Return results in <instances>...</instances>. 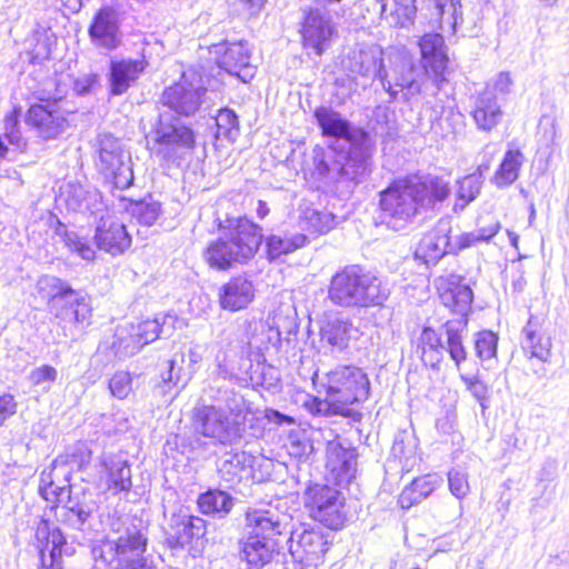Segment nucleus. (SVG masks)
Wrapping results in <instances>:
<instances>
[{
  "instance_id": "obj_46",
  "label": "nucleus",
  "mask_w": 569,
  "mask_h": 569,
  "mask_svg": "<svg viewBox=\"0 0 569 569\" xmlns=\"http://www.w3.org/2000/svg\"><path fill=\"white\" fill-rule=\"evenodd\" d=\"M248 462L249 457L243 451L224 453L218 466L220 477L227 482L240 479Z\"/></svg>"
},
{
  "instance_id": "obj_14",
  "label": "nucleus",
  "mask_w": 569,
  "mask_h": 569,
  "mask_svg": "<svg viewBox=\"0 0 569 569\" xmlns=\"http://www.w3.org/2000/svg\"><path fill=\"white\" fill-rule=\"evenodd\" d=\"M288 548L293 569H317L328 550V541L320 529L300 526L291 531Z\"/></svg>"
},
{
  "instance_id": "obj_23",
  "label": "nucleus",
  "mask_w": 569,
  "mask_h": 569,
  "mask_svg": "<svg viewBox=\"0 0 569 569\" xmlns=\"http://www.w3.org/2000/svg\"><path fill=\"white\" fill-rule=\"evenodd\" d=\"M450 221L446 219L439 220L436 227L421 238L415 252L416 258L426 264H435L446 253L453 252L455 247L450 241Z\"/></svg>"
},
{
  "instance_id": "obj_62",
  "label": "nucleus",
  "mask_w": 569,
  "mask_h": 569,
  "mask_svg": "<svg viewBox=\"0 0 569 569\" xmlns=\"http://www.w3.org/2000/svg\"><path fill=\"white\" fill-rule=\"evenodd\" d=\"M437 14L443 18L448 14V21L450 24H455L457 21L458 2L457 0H435Z\"/></svg>"
},
{
  "instance_id": "obj_35",
  "label": "nucleus",
  "mask_w": 569,
  "mask_h": 569,
  "mask_svg": "<svg viewBox=\"0 0 569 569\" xmlns=\"http://www.w3.org/2000/svg\"><path fill=\"white\" fill-rule=\"evenodd\" d=\"M204 531V521L201 518L187 515L173 516L167 531V541L172 548L184 547L193 538L202 537Z\"/></svg>"
},
{
  "instance_id": "obj_42",
  "label": "nucleus",
  "mask_w": 569,
  "mask_h": 569,
  "mask_svg": "<svg viewBox=\"0 0 569 569\" xmlns=\"http://www.w3.org/2000/svg\"><path fill=\"white\" fill-rule=\"evenodd\" d=\"M299 224L303 230L326 233L336 226V217L328 211H318L309 206H301Z\"/></svg>"
},
{
  "instance_id": "obj_24",
  "label": "nucleus",
  "mask_w": 569,
  "mask_h": 569,
  "mask_svg": "<svg viewBox=\"0 0 569 569\" xmlns=\"http://www.w3.org/2000/svg\"><path fill=\"white\" fill-rule=\"evenodd\" d=\"M462 277L450 273L438 279L439 297L445 307L457 313L458 318H467L473 300L471 288L462 282Z\"/></svg>"
},
{
  "instance_id": "obj_7",
  "label": "nucleus",
  "mask_w": 569,
  "mask_h": 569,
  "mask_svg": "<svg viewBox=\"0 0 569 569\" xmlns=\"http://www.w3.org/2000/svg\"><path fill=\"white\" fill-rule=\"evenodd\" d=\"M38 292L47 299L49 311L63 330L70 335L90 322L92 308L89 298L81 291L54 276H43L37 282Z\"/></svg>"
},
{
  "instance_id": "obj_9",
  "label": "nucleus",
  "mask_w": 569,
  "mask_h": 569,
  "mask_svg": "<svg viewBox=\"0 0 569 569\" xmlns=\"http://www.w3.org/2000/svg\"><path fill=\"white\" fill-rule=\"evenodd\" d=\"M99 171L118 189H127L133 182L130 153L119 139L111 134H101L98 140Z\"/></svg>"
},
{
  "instance_id": "obj_25",
  "label": "nucleus",
  "mask_w": 569,
  "mask_h": 569,
  "mask_svg": "<svg viewBox=\"0 0 569 569\" xmlns=\"http://www.w3.org/2000/svg\"><path fill=\"white\" fill-rule=\"evenodd\" d=\"M315 117L323 136L343 139L349 146L370 138L365 130L352 127L340 113L330 108L316 109Z\"/></svg>"
},
{
  "instance_id": "obj_39",
  "label": "nucleus",
  "mask_w": 569,
  "mask_h": 569,
  "mask_svg": "<svg viewBox=\"0 0 569 569\" xmlns=\"http://www.w3.org/2000/svg\"><path fill=\"white\" fill-rule=\"evenodd\" d=\"M467 323V318H456L448 320L443 325V330L447 337L443 350L449 352L450 358L457 366L467 358V351L462 345V332L466 330Z\"/></svg>"
},
{
  "instance_id": "obj_15",
  "label": "nucleus",
  "mask_w": 569,
  "mask_h": 569,
  "mask_svg": "<svg viewBox=\"0 0 569 569\" xmlns=\"http://www.w3.org/2000/svg\"><path fill=\"white\" fill-rule=\"evenodd\" d=\"M193 427L197 433L217 443L229 445L239 437L237 423L222 408L201 405L193 409Z\"/></svg>"
},
{
  "instance_id": "obj_44",
  "label": "nucleus",
  "mask_w": 569,
  "mask_h": 569,
  "mask_svg": "<svg viewBox=\"0 0 569 569\" xmlns=\"http://www.w3.org/2000/svg\"><path fill=\"white\" fill-rule=\"evenodd\" d=\"M198 505L202 513L222 518L233 507V499L224 491L209 490L199 497Z\"/></svg>"
},
{
  "instance_id": "obj_57",
  "label": "nucleus",
  "mask_w": 569,
  "mask_h": 569,
  "mask_svg": "<svg viewBox=\"0 0 569 569\" xmlns=\"http://www.w3.org/2000/svg\"><path fill=\"white\" fill-rule=\"evenodd\" d=\"M461 380L465 382L467 389L471 392L477 401H479L482 409H486V401L489 397L488 387L485 382L479 380L477 377L461 376Z\"/></svg>"
},
{
  "instance_id": "obj_64",
  "label": "nucleus",
  "mask_w": 569,
  "mask_h": 569,
  "mask_svg": "<svg viewBox=\"0 0 569 569\" xmlns=\"http://www.w3.org/2000/svg\"><path fill=\"white\" fill-rule=\"evenodd\" d=\"M479 236L480 234L477 232V230L460 234L457 238L456 242H452L455 247L453 252L465 248H469L478 242H483Z\"/></svg>"
},
{
  "instance_id": "obj_54",
  "label": "nucleus",
  "mask_w": 569,
  "mask_h": 569,
  "mask_svg": "<svg viewBox=\"0 0 569 569\" xmlns=\"http://www.w3.org/2000/svg\"><path fill=\"white\" fill-rule=\"evenodd\" d=\"M19 110L14 109L4 118V138L14 148L22 150L27 142L23 139L19 129Z\"/></svg>"
},
{
  "instance_id": "obj_56",
  "label": "nucleus",
  "mask_w": 569,
  "mask_h": 569,
  "mask_svg": "<svg viewBox=\"0 0 569 569\" xmlns=\"http://www.w3.org/2000/svg\"><path fill=\"white\" fill-rule=\"evenodd\" d=\"M66 244L71 250L77 252L82 259L91 261L94 259L96 251L88 240L80 238L76 233L66 234Z\"/></svg>"
},
{
  "instance_id": "obj_30",
  "label": "nucleus",
  "mask_w": 569,
  "mask_h": 569,
  "mask_svg": "<svg viewBox=\"0 0 569 569\" xmlns=\"http://www.w3.org/2000/svg\"><path fill=\"white\" fill-rule=\"evenodd\" d=\"M419 48L423 61V69L416 67L425 72V78L421 79V86L427 79V70L430 69L436 77L437 86L443 80L441 77L447 68L448 56L445 46L443 37L440 33H427L419 40Z\"/></svg>"
},
{
  "instance_id": "obj_50",
  "label": "nucleus",
  "mask_w": 569,
  "mask_h": 569,
  "mask_svg": "<svg viewBox=\"0 0 569 569\" xmlns=\"http://www.w3.org/2000/svg\"><path fill=\"white\" fill-rule=\"evenodd\" d=\"M61 196L70 210L79 211L86 207L88 191L80 183L69 182L63 187Z\"/></svg>"
},
{
  "instance_id": "obj_38",
  "label": "nucleus",
  "mask_w": 569,
  "mask_h": 569,
  "mask_svg": "<svg viewBox=\"0 0 569 569\" xmlns=\"http://www.w3.org/2000/svg\"><path fill=\"white\" fill-rule=\"evenodd\" d=\"M276 553L274 539L247 536L241 547V558L254 568L269 563Z\"/></svg>"
},
{
  "instance_id": "obj_63",
  "label": "nucleus",
  "mask_w": 569,
  "mask_h": 569,
  "mask_svg": "<svg viewBox=\"0 0 569 569\" xmlns=\"http://www.w3.org/2000/svg\"><path fill=\"white\" fill-rule=\"evenodd\" d=\"M18 403L10 393L0 396V427L17 412Z\"/></svg>"
},
{
  "instance_id": "obj_19",
  "label": "nucleus",
  "mask_w": 569,
  "mask_h": 569,
  "mask_svg": "<svg viewBox=\"0 0 569 569\" xmlns=\"http://www.w3.org/2000/svg\"><path fill=\"white\" fill-rule=\"evenodd\" d=\"M288 516L271 506L250 508L246 512L244 531L247 536L274 539L284 533Z\"/></svg>"
},
{
  "instance_id": "obj_6",
  "label": "nucleus",
  "mask_w": 569,
  "mask_h": 569,
  "mask_svg": "<svg viewBox=\"0 0 569 569\" xmlns=\"http://www.w3.org/2000/svg\"><path fill=\"white\" fill-rule=\"evenodd\" d=\"M372 142L365 141L350 146L347 153L335 148L313 150V163L319 176L331 183H342L346 188L358 184L371 171Z\"/></svg>"
},
{
  "instance_id": "obj_58",
  "label": "nucleus",
  "mask_w": 569,
  "mask_h": 569,
  "mask_svg": "<svg viewBox=\"0 0 569 569\" xmlns=\"http://www.w3.org/2000/svg\"><path fill=\"white\" fill-rule=\"evenodd\" d=\"M512 87V79L510 73L500 72L492 80L487 83L485 90H490L495 97H505L510 93Z\"/></svg>"
},
{
  "instance_id": "obj_51",
  "label": "nucleus",
  "mask_w": 569,
  "mask_h": 569,
  "mask_svg": "<svg viewBox=\"0 0 569 569\" xmlns=\"http://www.w3.org/2000/svg\"><path fill=\"white\" fill-rule=\"evenodd\" d=\"M57 369L49 365L37 367L29 373L31 385L33 387H40L44 392H48L51 389V385L57 380Z\"/></svg>"
},
{
  "instance_id": "obj_8",
  "label": "nucleus",
  "mask_w": 569,
  "mask_h": 569,
  "mask_svg": "<svg viewBox=\"0 0 569 569\" xmlns=\"http://www.w3.org/2000/svg\"><path fill=\"white\" fill-rule=\"evenodd\" d=\"M78 451L79 461L76 459V453L60 455L41 472L39 493L46 501L62 502L63 496L74 490L70 483L74 465L82 467L90 460V451L87 448L81 446Z\"/></svg>"
},
{
  "instance_id": "obj_47",
  "label": "nucleus",
  "mask_w": 569,
  "mask_h": 569,
  "mask_svg": "<svg viewBox=\"0 0 569 569\" xmlns=\"http://www.w3.org/2000/svg\"><path fill=\"white\" fill-rule=\"evenodd\" d=\"M419 347L421 348L423 362H429L431 366H435V363L439 362L441 359L445 343L433 329L426 327L420 335Z\"/></svg>"
},
{
  "instance_id": "obj_10",
  "label": "nucleus",
  "mask_w": 569,
  "mask_h": 569,
  "mask_svg": "<svg viewBox=\"0 0 569 569\" xmlns=\"http://www.w3.org/2000/svg\"><path fill=\"white\" fill-rule=\"evenodd\" d=\"M305 507L310 517L331 529H339L346 521L343 497L327 485L315 483L305 491Z\"/></svg>"
},
{
  "instance_id": "obj_37",
  "label": "nucleus",
  "mask_w": 569,
  "mask_h": 569,
  "mask_svg": "<svg viewBox=\"0 0 569 569\" xmlns=\"http://www.w3.org/2000/svg\"><path fill=\"white\" fill-rule=\"evenodd\" d=\"M375 9H378L381 18L390 26L406 27L416 16L415 0H375Z\"/></svg>"
},
{
  "instance_id": "obj_40",
  "label": "nucleus",
  "mask_w": 569,
  "mask_h": 569,
  "mask_svg": "<svg viewBox=\"0 0 569 569\" xmlns=\"http://www.w3.org/2000/svg\"><path fill=\"white\" fill-rule=\"evenodd\" d=\"M489 169L488 164H480L477 172L463 177L458 181L457 200L453 206L455 212L462 211L480 193L483 172Z\"/></svg>"
},
{
  "instance_id": "obj_1",
  "label": "nucleus",
  "mask_w": 569,
  "mask_h": 569,
  "mask_svg": "<svg viewBox=\"0 0 569 569\" xmlns=\"http://www.w3.org/2000/svg\"><path fill=\"white\" fill-rule=\"evenodd\" d=\"M383 56L379 47L352 50L343 60V66L355 77L379 79L393 100L400 92L407 101L419 96L425 72L415 68L412 58L400 50L389 51L387 58Z\"/></svg>"
},
{
  "instance_id": "obj_13",
  "label": "nucleus",
  "mask_w": 569,
  "mask_h": 569,
  "mask_svg": "<svg viewBox=\"0 0 569 569\" xmlns=\"http://www.w3.org/2000/svg\"><path fill=\"white\" fill-rule=\"evenodd\" d=\"M207 88L196 72H183L180 80L164 89L161 102L170 110L184 117L194 114L203 102Z\"/></svg>"
},
{
  "instance_id": "obj_26",
  "label": "nucleus",
  "mask_w": 569,
  "mask_h": 569,
  "mask_svg": "<svg viewBox=\"0 0 569 569\" xmlns=\"http://www.w3.org/2000/svg\"><path fill=\"white\" fill-rule=\"evenodd\" d=\"M34 537L43 567L62 569L61 550L66 540L60 529L48 520L41 519L37 525Z\"/></svg>"
},
{
  "instance_id": "obj_28",
  "label": "nucleus",
  "mask_w": 569,
  "mask_h": 569,
  "mask_svg": "<svg viewBox=\"0 0 569 569\" xmlns=\"http://www.w3.org/2000/svg\"><path fill=\"white\" fill-rule=\"evenodd\" d=\"M89 36L96 47L116 49L120 43L119 14L111 7L101 8L89 27Z\"/></svg>"
},
{
  "instance_id": "obj_17",
  "label": "nucleus",
  "mask_w": 569,
  "mask_h": 569,
  "mask_svg": "<svg viewBox=\"0 0 569 569\" xmlns=\"http://www.w3.org/2000/svg\"><path fill=\"white\" fill-rule=\"evenodd\" d=\"M94 483L104 493L118 495L129 492L132 487L131 468L121 457L104 453L97 465Z\"/></svg>"
},
{
  "instance_id": "obj_59",
  "label": "nucleus",
  "mask_w": 569,
  "mask_h": 569,
  "mask_svg": "<svg viewBox=\"0 0 569 569\" xmlns=\"http://www.w3.org/2000/svg\"><path fill=\"white\" fill-rule=\"evenodd\" d=\"M96 557H99L106 563H112L116 560L120 561V553L118 552V543L114 538H108L101 542L98 548L93 549Z\"/></svg>"
},
{
  "instance_id": "obj_33",
  "label": "nucleus",
  "mask_w": 569,
  "mask_h": 569,
  "mask_svg": "<svg viewBox=\"0 0 569 569\" xmlns=\"http://www.w3.org/2000/svg\"><path fill=\"white\" fill-rule=\"evenodd\" d=\"M147 67V61L140 59H122L110 63V92L120 96L140 78Z\"/></svg>"
},
{
  "instance_id": "obj_36",
  "label": "nucleus",
  "mask_w": 569,
  "mask_h": 569,
  "mask_svg": "<svg viewBox=\"0 0 569 569\" xmlns=\"http://www.w3.org/2000/svg\"><path fill=\"white\" fill-rule=\"evenodd\" d=\"M502 109L497 97L490 90H483L475 103L472 118L478 129L492 130L502 119Z\"/></svg>"
},
{
  "instance_id": "obj_55",
  "label": "nucleus",
  "mask_w": 569,
  "mask_h": 569,
  "mask_svg": "<svg viewBox=\"0 0 569 569\" xmlns=\"http://www.w3.org/2000/svg\"><path fill=\"white\" fill-rule=\"evenodd\" d=\"M448 486L451 495L460 501L470 492L468 475L459 469H451L448 472Z\"/></svg>"
},
{
  "instance_id": "obj_12",
  "label": "nucleus",
  "mask_w": 569,
  "mask_h": 569,
  "mask_svg": "<svg viewBox=\"0 0 569 569\" xmlns=\"http://www.w3.org/2000/svg\"><path fill=\"white\" fill-rule=\"evenodd\" d=\"M176 320V316L168 313L162 317V322L158 318L148 319L131 325L129 330L117 329L114 347L118 353L122 357L133 356L143 346L153 342L161 335L170 336Z\"/></svg>"
},
{
  "instance_id": "obj_18",
  "label": "nucleus",
  "mask_w": 569,
  "mask_h": 569,
  "mask_svg": "<svg viewBox=\"0 0 569 569\" xmlns=\"http://www.w3.org/2000/svg\"><path fill=\"white\" fill-rule=\"evenodd\" d=\"M112 531L118 543L120 560L143 557L147 551V528L142 520L126 517L112 523Z\"/></svg>"
},
{
  "instance_id": "obj_11",
  "label": "nucleus",
  "mask_w": 569,
  "mask_h": 569,
  "mask_svg": "<svg viewBox=\"0 0 569 569\" xmlns=\"http://www.w3.org/2000/svg\"><path fill=\"white\" fill-rule=\"evenodd\" d=\"M151 139V150L167 160L180 157L194 146L193 131L169 113H160Z\"/></svg>"
},
{
  "instance_id": "obj_22",
  "label": "nucleus",
  "mask_w": 569,
  "mask_h": 569,
  "mask_svg": "<svg viewBox=\"0 0 569 569\" xmlns=\"http://www.w3.org/2000/svg\"><path fill=\"white\" fill-rule=\"evenodd\" d=\"M326 468L338 486L349 485L357 472L356 449L345 447L337 439L329 440L326 448Z\"/></svg>"
},
{
  "instance_id": "obj_45",
  "label": "nucleus",
  "mask_w": 569,
  "mask_h": 569,
  "mask_svg": "<svg viewBox=\"0 0 569 569\" xmlns=\"http://www.w3.org/2000/svg\"><path fill=\"white\" fill-rule=\"evenodd\" d=\"M307 238L302 233L271 236L267 239L268 256L270 260L278 259L282 254L302 248Z\"/></svg>"
},
{
  "instance_id": "obj_16",
  "label": "nucleus",
  "mask_w": 569,
  "mask_h": 569,
  "mask_svg": "<svg viewBox=\"0 0 569 569\" xmlns=\"http://www.w3.org/2000/svg\"><path fill=\"white\" fill-rule=\"evenodd\" d=\"M209 51L219 68L236 76L242 82H249L254 77L256 68L251 64V50L246 42L217 43L211 46Z\"/></svg>"
},
{
  "instance_id": "obj_32",
  "label": "nucleus",
  "mask_w": 569,
  "mask_h": 569,
  "mask_svg": "<svg viewBox=\"0 0 569 569\" xmlns=\"http://www.w3.org/2000/svg\"><path fill=\"white\" fill-rule=\"evenodd\" d=\"M99 249L113 256L124 252L131 246L126 226L113 217H102L94 236Z\"/></svg>"
},
{
  "instance_id": "obj_3",
  "label": "nucleus",
  "mask_w": 569,
  "mask_h": 569,
  "mask_svg": "<svg viewBox=\"0 0 569 569\" xmlns=\"http://www.w3.org/2000/svg\"><path fill=\"white\" fill-rule=\"evenodd\" d=\"M325 399L318 400L317 412L325 416L351 417V406L365 402L370 395V381L359 367L340 365L322 376L315 373Z\"/></svg>"
},
{
  "instance_id": "obj_61",
  "label": "nucleus",
  "mask_w": 569,
  "mask_h": 569,
  "mask_svg": "<svg viewBox=\"0 0 569 569\" xmlns=\"http://www.w3.org/2000/svg\"><path fill=\"white\" fill-rule=\"evenodd\" d=\"M312 445L306 437L299 435H290L289 453L297 458L307 457L312 452Z\"/></svg>"
},
{
  "instance_id": "obj_21",
  "label": "nucleus",
  "mask_w": 569,
  "mask_h": 569,
  "mask_svg": "<svg viewBox=\"0 0 569 569\" xmlns=\"http://www.w3.org/2000/svg\"><path fill=\"white\" fill-rule=\"evenodd\" d=\"M336 27L329 16L320 9H310L306 14L301 34L305 48L312 49L317 56L322 54L331 44Z\"/></svg>"
},
{
  "instance_id": "obj_27",
  "label": "nucleus",
  "mask_w": 569,
  "mask_h": 569,
  "mask_svg": "<svg viewBox=\"0 0 569 569\" xmlns=\"http://www.w3.org/2000/svg\"><path fill=\"white\" fill-rule=\"evenodd\" d=\"M57 519L74 529H81L96 510V502L84 490L63 496L62 502H57Z\"/></svg>"
},
{
  "instance_id": "obj_48",
  "label": "nucleus",
  "mask_w": 569,
  "mask_h": 569,
  "mask_svg": "<svg viewBox=\"0 0 569 569\" xmlns=\"http://www.w3.org/2000/svg\"><path fill=\"white\" fill-rule=\"evenodd\" d=\"M129 212L140 224L152 226L161 213V204L154 200H141L130 204Z\"/></svg>"
},
{
  "instance_id": "obj_20",
  "label": "nucleus",
  "mask_w": 569,
  "mask_h": 569,
  "mask_svg": "<svg viewBox=\"0 0 569 569\" xmlns=\"http://www.w3.org/2000/svg\"><path fill=\"white\" fill-rule=\"evenodd\" d=\"M27 124L43 140L56 139L68 128V120L56 102L37 103L29 108Z\"/></svg>"
},
{
  "instance_id": "obj_34",
  "label": "nucleus",
  "mask_w": 569,
  "mask_h": 569,
  "mask_svg": "<svg viewBox=\"0 0 569 569\" xmlns=\"http://www.w3.org/2000/svg\"><path fill=\"white\" fill-rule=\"evenodd\" d=\"M253 298V284L242 277L230 279L219 291L220 307L229 311H239L247 308Z\"/></svg>"
},
{
  "instance_id": "obj_31",
  "label": "nucleus",
  "mask_w": 569,
  "mask_h": 569,
  "mask_svg": "<svg viewBox=\"0 0 569 569\" xmlns=\"http://www.w3.org/2000/svg\"><path fill=\"white\" fill-rule=\"evenodd\" d=\"M522 336L521 346L526 356L547 362L551 357L552 342L545 329V319L530 316L522 329Z\"/></svg>"
},
{
  "instance_id": "obj_53",
  "label": "nucleus",
  "mask_w": 569,
  "mask_h": 569,
  "mask_svg": "<svg viewBox=\"0 0 569 569\" xmlns=\"http://www.w3.org/2000/svg\"><path fill=\"white\" fill-rule=\"evenodd\" d=\"M498 337L491 331H482L477 335L475 349L477 356L482 360H490L497 353Z\"/></svg>"
},
{
  "instance_id": "obj_41",
  "label": "nucleus",
  "mask_w": 569,
  "mask_h": 569,
  "mask_svg": "<svg viewBox=\"0 0 569 569\" xmlns=\"http://www.w3.org/2000/svg\"><path fill=\"white\" fill-rule=\"evenodd\" d=\"M525 157L520 150L509 149L496 170L491 181L498 188H505L512 184L519 177Z\"/></svg>"
},
{
  "instance_id": "obj_4",
  "label": "nucleus",
  "mask_w": 569,
  "mask_h": 569,
  "mask_svg": "<svg viewBox=\"0 0 569 569\" xmlns=\"http://www.w3.org/2000/svg\"><path fill=\"white\" fill-rule=\"evenodd\" d=\"M220 232L204 253L209 266L219 270L247 262L254 256L263 238L261 228L242 217L228 219L227 224L220 227Z\"/></svg>"
},
{
  "instance_id": "obj_5",
  "label": "nucleus",
  "mask_w": 569,
  "mask_h": 569,
  "mask_svg": "<svg viewBox=\"0 0 569 569\" xmlns=\"http://www.w3.org/2000/svg\"><path fill=\"white\" fill-rule=\"evenodd\" d=\"M389 295L379 278L356 264L337 271L328 288V299L341 308L382 306Z\"/></svg>"
},
{
  "instance_id": "obj_29",
  "label": "nucleus",
  "mask_w": 569,
  "mask_h": 569,
  "mask_svg": "<svg viewBox=\"0 0 569 569\" xmlns=\"http://www.w3.org/2000/svg\"><path fill=\"white\" fill-rule=\"evenodd\" d=\"M360 330L341 315H327L320 328L321 341L337 351H343L351 341L358 340Z\"/></svg>"
},
{
  "instance_id": "obj_2",
  "label": "nucleus",
  "mask_w": 569,
  "mask_h": 569,
  "mask_svg": "<svg viewBox=\"0 0 569 569\" xmlns=\"http://www.w3.org/2000/svg\"><path fill=\"white\" fill-rule=\"evenodd\" d=\"M449 194V181L441 177L428 174L398 180L380 192L379 218L389 229L402 230Z\"/></svg>"
},
{
  "instance_id": "obj_52",
  "label": "nucleus",
  "mask_w": 569,
  "mask_h": 569,
  "mask_svg": "<svg viewBox=\"0 0 569 569\" xmlns=\"http://www.w3.org/2000/svg\"><path fill=\"white\" fill-rule=\"evenodd\" d=\"M111 395L120 400L127 399L132 392V375L128 371H117L109 380Z\"/></svg>"
},
{
  "instance_id": "obj_49",
  "label": "nucleus",
  "mask_w": 569,
  "mask_h": 569,
  "mask_svg": "<svg viewBox=\"0 0 569 569\" xmlns=\"http://www.w3.org/2000/svg\"><path fill=\"white\" fill-rule=\"evenodd\" d=\"M217 138L234 141L239 136L238 117L231 109H221L216 117Z\"/></svg>"
},
{
  "instance_id": "obj_43",
  "label": "nucleus",
  "mask_w": 569,
  "mask_h": 569,
  "mask_svg": "<svg viewBox=\"0 0 569 569\" xmlns=\"http://www.w3.org/2000/svg\"><path fill=\"white\" fill-rule=\"evenodd\" d=\"M437 481L431 476L416 478L406 487L399 496V505L402 509H409L413 505L426 499L436 488Z\"/></svg>"
},
{
  "instance_id": "obj_60",
  "label": "nucleus",
  "mask_w": 569,
  "mask_h": 569,
  "mask_svg": "<svg viewBox=\"0 0 569 569\" xmlns=\"http://www.w3.org/2000/svg\"><path fill=\"white\" fill-rule=\"evenodd\" d=\"M180 368L176 370V360H169L167 362L166 370L160 375V387L162 388L163 393L171 391L172 386L178 385L180 380Z\"/></svg>"
}]
</instances>
